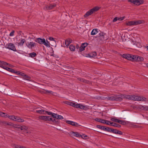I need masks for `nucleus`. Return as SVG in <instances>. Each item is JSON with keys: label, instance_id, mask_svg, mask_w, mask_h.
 <instances>
[{"label": "nucleus", "instance_id": "nucleus-1", "mask_svg": "<svg viewBox=\"0 0 148 148\" xmlns=\"http://www.w3.org/2000/svg\"><path fill=\"white\" fill-rule=\"evenodd\" d=\"M99 9L100 8L99 7H95L91 9L89 11H87L84 15V16L85 17H86L89 16L93 13L98 11Z\"/></svg>", "mask_w": 148, "mask_h": 148}, {"label": "nucleus", "instance_id": "nucleus-2", "mask_svg": "<svg viewBox=\"0 0 148 148\" xmlns=\"http://www.w3.org/2000/svg\"><path fill=\"white\" fill-rule=\"evenodd\" d=\"M142 20L133 21L128 22L126 23V25L128 26H132V25H137L141 24L143 23Z\"/></svg>", "mask_w": 148, "mask_h": 148}, {"label": "nucleus", "instance_id": "nucleus-3", "mask_svg": "<svg viewBox=\"0 0 148 148\" xmlns=\"http://www.w3.org/2000/svg\"><path fill=\"white\" fill-rule=\"evenodd\" d=\"M120 95H114V96H108L107 99L110 100H115L121 101L122 100V98Z\"/></svg>", "mask_w": 148, "mask_h": 148}, {"label": "nucleus", "instance_id": "nucleus-4", "mask_svg": "<svg viewBox=\"0 0 148 148\" xmlns=\"http://www.w3.org/2000/svg\"><path fill=\"white\" fill-rule=\"evenodd\" d=\"M35 41L40 44L44 45V44H46V45H47L45 43V40L44 38H37L35 39Z\"/></svg>", "mask_w": 148, "mask_h": 148}, {"label": "nucleus", "instance_id": "nucleus-5", "mask_svg": "<svg viewBox=\"0 0 148 148\" xmlns=\"http://www.w3.org/2000/svg\"><path fill=\"white\" fill-rule=\"evenodd\" d=\"M121 97H124L127 99L135 101V95H120Z\"/></svg>", "mask_w": 148, "mask_h": 148}, {"label": "nucleus", "instance_id": "nucleus-6", "mask_svg": "<svg viewBox=\"0 0 148 148\" xmlns=\"http://www.w3.org/2000/svg\"><path fill=\"white\" fill-rule=\"evenodd\" d=\"M4 65V64H1L0 65V67L12 73L14 72V70L7 67Z\"/></svg>", "mask_w": 148, "mask_h": 148}, {"label": "nucleus", "instance_id": "nucleus-7", "mask_svg": "<svg viewBox=\"0 0 148 148\" xmlns=\"http://www.w3.org/2000/svg\"><path fill=\"white\" fill-rule=\"evenodd\" d=\"M135 97V101H146V98L142 96H136Z\"/></svg>", "mask_w": 148, "mask_h": 148}, {"label": "nucleus", "instance_id": "nucleus-8", "mask_svg": "<svg viewBox=\"0 0 148 148\" xmlns=\"http://www.w3.org/2000/svg\"><path fill=\"white\" fill-rule=\"evenodd\" d=\"M37 45V44L33 42H27L26 43V45L27 47L29 49H32Z\"/></svg>", "mask_w": 148, "mask_h": 148}, {"label": "nucleus", "instance_id": "nucleus-9", "mask_svg": "<svg viewBox=\"0 0 148 148\" xmlns=\"http://www.w3.org/2000/svg\"><path fill=\"white\" fill-rule=\"evenodd\" d=\"M7 48L14 51H16L15 45L12 43H10L8 44Z\"/></svg>", "mask_w": 148, "mask_h": 148}, {"label": "nucleus", "instance_id": "nucleus-10", "mask_svg": "<svg viewBox=\"0 0 148 148\" xmlns=\"http://www.w3.org/2000/svg\"><path fill=\"white\" fill-rule=\"evenodd\" d=\"M132 56V54H124L122 55V56L123 58H124L127 60H131Z\"/></svg>", "mask_w": 148, "mask_h": 148}, {"label": "nucleus", "instance_id": "nucleus-11", "mask_svg": "<svg viewBox=\"0 0 148 148\" xmlns=\"http://www.w3.org/2000/svg\"><path fill=\"white\" fill-rule=\"evenodd\" d=\"M15 125L17 126V127H16V128L20 129L21 130H23V132H25L28 129V127L25 126H21L19 125Z\"/></svg>", "mask_w": 148, "mask_h": 148}, {"label": "nucleus", "instance_id": "nucleus-12", "mask_svg": "<svg viewBox=\"0 0 148 148\" xmlns=\"http://www.w3.org/2000/svg\"><path fill=\"white\" fill-rule=\"evenodd\" d=\"M88 43L87 42H84L82 44L81 46L79 47V51L80 52L84 50L85 48L88 45Z\"/></svg>", "mask_w": 148, "mask_h": 148}, {"label": "nucleus", "instance_id": "nucleus-13", "mask_svg": "<svg viewBox=\"0 0 148 148\" xmlns=\"http://www.w3.org/2000/svg\"><path fill=\"white\" fill-rule=\"evenodd\" d=\"M66 123L69 124L76 127H78L79 126H80V125H78L77 123L70 121H67Z\"/></svg>", "mask_w": 148, "mask_h": 148}, {"label": "nucleus", "instance_id": "nucleus-14", "mask_svg": "<svg viewBox=\"0 0 148 148\" xmlns=\"http://www.w3.org/2000/svg\"><path fill=\"white\" fill-rule=\"evenodd\" d=\"M97 55V53L96 52H92L91 53L87 54V57L93 58L95 57Z\"/></svg>", "mask_w": 148, "mask_h": 148}, {"label": "nucleus", "instance_id": "nucleus-15", "mask_svg": "<svg viewBox=\"0 0 148 148\" xmlns=\"http://www.w3.org/2000/svg\"><path fill=\"white\" fill-rule=\"evenodd\" d=\"M47 114L49 115H51V117H52L53 119H56V117L57 114H56L52 113L51 112H46Z\"/></svg>", "mask_w": 148, "mask_h": 148}, {"label": "nucleus", "instance_id": "nucleus-16", "mask_svg": "<svg viewBox=\"0 0 148 148\" xmlns=\"http://www.w3.org/2000/svg\"><path fill=\"white\" fill-rule=\"evenodd\" d=\"M49 40L51 41H52V42H51V45L52 46H53L56 45V41L54 40V38L51 37H50L49 38Z\"/></svg>", "mask_w": 148, "mask_h": 148}, {"label": "nucleus", "instance_id": "nucleus-17", "mask_svg": "<svg viewBox=\"0 0 148 148\" xmlns=\"http://www.w3.org/2000/svg\"><path fill=\"white\" fill-rule=\"evenodd\" d=\"M99 37L100 38V39L101 40H105L104 38V36L106 35V33H104L103 32H101L99 34Z\"/></svg>", "mask_w": 148, "mask_h": 148}, {"label": "nucleus", "instance_id": "nucleus-18", "mask_svg": "<svg viewBox=\"0 0 148 148\" xmlns=\"http://www.w3.org/2000/svg\"><path fill=\"white\" fill-rule=\"evenodd\" d=\"M72 41V40L69 39H68L65 40V44L66 46H68L70 43H71Z\"/></svg>", "mask_w": 148, "mask_h": 148}, {"label": "nucleus", "instance_id": "nucleus-19", "mask_svg": "<svg viewBox=\"0 0 148 148\" xmlns=\"http://www.w3.org/2000/svg\"><path fill=\"white\" fill-rule=\"evenodd\" d=\"M110 124L112 126L119 128L120 127H121V126L120 125L113 122L110 123Z\"/></svg>", "mask_w": 148, "mask_h": 148}, {"label": "nucleus", "instance_id": "nucleus-20", "mask_svg": "<svg viewBox=\"0 0 148 148\" xmlns=\"http://www.w3.org/2000/svg\"><path fill=\"white\" fill-rule=\"evenodd\" d=\"M98 31L99 30H98L97 29H93L91 33V35H95L97 33L99 32Z\"/></svg>", "mask_w": 148, "mask_h": 148}, {"label": "nucleus", "instance_id": "nucleus-21", "mask_svg": "<svg viewBox=\"0 0 148 148\" xmlns=\"http://www.w3.org/2000/svg\"><path fill=\"white\" fill-rule=\"evenodd\" d=\"M15 121H17L19 122H23L24 121V120L20 118L19 117L16 116Z\"/></svg>", "mask_w": 148, "mask_h": 148}, {"label": "nucleus", "instance_id": "nucleus-22", "mask_svg": "<svg viewBox=\"0 0 148 148\" xmlns=\"http://www.w3.org/2000/svg\"><path fill=\"white\" fill-rule=\"evenodd\" d=\"M47 116H39L38 118L39 119L47 121Z\"/></svg>", "mask_w": 148, "mask_h": 148}, {"label": "nucleus", "instance_id": "nucleus-23", "mask_svg": "<svg viewBox=\"0 0 148 148\" xmlns=\"http://www.w3.org/2000/svg\"><path fill=\"white\" fill-rule=\"evenodd\" d=\"M71 134L73 135L74 136H75L77 137H80L81 136V135L79 134L77 132H72Z\"/></svg>", "mask_w": 148, "mask_h": 148}, {"label": "nucleus", "instance_id": "nucleus-24", "mask_svg": "<svg viewBox=\"0 0 148 148\" xmlns=\"http://www.w3.org/2000/svg\"><path fill=\"white\" fill-rule=\"evenodd\" d=\"M79 108H80L81 109L84 110H87L88 109V108L87 107L85 106L82 105L80 104V106H79Z\"/></svg>", "mask_w": 148, "mask_h": 148}, {"label": "nucleus", "instance_id": "nucleus-25", "mask_svg": "<svg viewBox=\"0 0 148 148\" xmlns=\"http://www.w3.org/2000/svg\"><path fill=\"white\" fill-rule=\"evenodd\" d=\"M0 116L3 117H8L9 115L7 114L0 112Z\"/></svg>", "mask_w": 148, "mask_h": 148}, {"label": "nucleus", "instance_id": "nucleus-26", "mask_svg": "<svg viewBox=\"0 0 148 148\" xmlns=\"http://www.w3.org/2000/svg\"><path fill=\"white\" fill-rule=\"evenodd\" d=\"M18 41V45H23L25 41V40L24 39H21L20 40H19Z\"/></svg>", "mask_w": 148, "mask_h": 148}, {"label": "nucleus", "instance_id": "nucleus-27", "mask_svg": "<svg viewBox=\"0 0 148 148\" xmlns=\"http://www.w3.org/2000/svg\"><path fill=\"white\" fill-rule=\"evenodd\" d=\"M137 56H138L133 55H132L131 61L136 62V60H137Z\"/></svg>", "mask_w": 148, "mask_h": 148}, {"label": "nucleus", "instance_id": "nucleus-28", "mask_svg": "<svg viewBox=\"0 0 148 148\" xmlns=\"http://www.w3.org/2000/svg\"><path fill=\"white\" fill-rule=\"evenodd\" d=\"M69 48L71 51H73L75 50V46L71 45H70Z\"/></svg>", "mask_w": 148, "mask_h": 148}, {"label": "nucleus", "instance_id": "nucleus-29", "mask_svg": "<svg viewBox=\"0 0 148 148\" xmlns=\"http://www.w3.org/2000/svg\"><path fill=\"white\" fill-rule=\"evenodd\" d=\"M36 53L35 52H32L29 54V57L33 58L36 56Z\"/></svg>", "mask_w": 148, "mask_h": 148}, {"label": "nucleus", "instance_id": "nucleus-30", "mask_svg": "<svg viewBox=\"0 0 148 148\" xmlns=\"http://www.w3.org/2000/svg\"><path fill=\"white\" fill-rule=\"evenodd\" d=\"M53 123L56 124H58L59 123V121L58 119H53Z\"/></svg>", "mask_w": 148, "mask_h": 148}, {"label": "nucleus", "instance_id": "nucleus-31", "mask_svg": "<svg viewBox=\"0 0 148 148\" xmlns=\"http://www.w3.org/2000/svg\"><path fill=\"white\" fill-rule=\"evenodd\" d=\"M45 43L47 45H46V44H44V45H45L46 46L48 47H50V44L49 43V42L47 40H46V41H45Z\"/></svg>", "mask_w": 148, "mask_h": 148}, {"label": "nucleus", "instance_id": "nucleus-32", "mask_svg": "<svg viewBox=\"0 0 148 148\" xmlns=\"http://www.w3.org/2000/svg\"><path fill=\"white\" fill-rule=\"evenodd\" d=\"M16 116L12 115V116H8V117L10 119L12 120H13L15 121V120Z\"/></svg>", "mask_w": 148, "mask_h": 148}, {"label": "nucleus", "instance_id": "nucleus-33", "mask_svg": "<svg viewBox=\"0 0 148 148\" xmlns=\"http://www.w3.org/2000/svg\"><path fill=\"white\" fill-rule=\"evenodd\" d=\"M58 119H63V117L61 115L57 114L56 118Z\"/></svg>", "mask_w": 148, "mask_h": 148}, {"label": "nucleus", "instance_id": "nucleus-34", "mask_svg": "<svg viewBox=\"0 0 148 148\" xmlns=\"http://www.w3.org/2000/svg\"><path fill=\"white\" fill-rule=\"evenodd\" d=\"M53 119L49 116H47V121H52L53 122Z\"/></svg>", "mask_w": 148, "mask_h": 148}, {"label": "nucleus", "instance_id": "nucleus-35", "mask_svg": "<svg viewBox=\"0 0 148 148\" xmlns=\"http://www.w3.org/2000/svg\"><path fill=\"white\" fill-rule=\"evenodd\" d=\"M109 127L104 126H103V130H104L106 131H107L108 132L109 129Z\"/></svg>", "mask_w": 148, "mask_h": 148}, {"label": "nucleus", "instance_id": "nucleus-36", "mask_svg": "<svg viewBox=\"0 0 148 148\" xmlns=\"http://www.w3.org/2000/svg\"><path fill=\"white\" fill-rule=\"evenodd\" d=\"M43 9L45 10H51V9H50V6H49V5H46L44 8Z\"/></svg>", "mask_w": 148, "mask_h": 148}, {"label": "nucleus", "instance_id": "nucleus-37", "mask_svg": "<svg viewBox=\"0 0 148 148\" xmlns=\"http://www.w3.org/2000/svg\"><path fill=\"white\" fill-rule=\"evenodd\" d=\"M119 122V124H121L122 125H126V122L125 121L123 120H120Z\"/></svg>", "mask_w": 148, "mask_h": 148}, {"label": "nucleus", "instance_id": "nucleus-38", "mask_svg": "<svg viewBox=\"0 0 148 148\" xmlns=\"http://www.w3.org/2000/svg\"><path fill=\"white\" fill-rule=\"evenodd\" d=\"M134 4L138 5H140L139 0H134Z\"/></svg>", "mask_w": 148, "mask_h": 148}, {"label": "nucleus", "instance_id": "nucleus-39", "mask_svg": "<svg viewBox=\"0 0 148 148\" xmlns=\"http://www.w3.org/2000/svg\"><path fill=\"white\" fill-rule=\"evenodd\" d=\"M4 64V65H8V64L6 62H5L4 61H2L0 60V65L1 64Z\"/></svg>", "mask_w": 148, "mask_h": 148}, {"label": "nucleus", "instance_id": "nucleus-40", "mask_svg": "<svg viewBox=\"0 0 148 148\" xmlns=\"http://www.w3.org/2000/svg\"><path fill=\"white\" fill-rule=\"evenodd\" d=\"M79 106H80V104H76L75 103H74V104L73 107L75 108H79Z\"/></svg>", "mask_w": 148, "mask_h": 148}, {"label": "nucleus", "instance_id": "nucleus-41", "mask_svg": "<svg viewBox=\"0 0 148 148\" xmlns=\"http://www.w3.org/2000/svg\"><path fill=\"white\" fill-rule=\"evenodd\" d=\"M114 129H112L110 127L108 132H112L113 133L114 132Z\"/></svg>", "mask_w": 148, "mask_h": 148}, {"label": "nucleus", "instance_id": "nucleus-42", "mask_svg": "<svg viewBox=\"0 0 148 148\" xmlns=\"http://www.w3.org/2000/svg\"><path fill=\"white\" fill-rule=\"evenodd\" d=\"M138 108L142 110H144V106L142 105H140L138 106Z\"/></svg>", "mask_w": 148, "mask_h": 148}, {"label": "nucleus", "instance_id": "nucleus-43", "mask_svg": "<svg viewBox=\"0 0 148 148\" xmlns=\"http://www.w3.org/2000/svg\"><path fill=\"white\" fill-rule=\"evenodd\" d=\"M56 5L55 4H50L49 5V6L50 7V9H53V8L55 7L56 6Z\"/></svg>", "mask_w": 148, "mask_h": 148}, {"label": "nucleus", "instance_id": "nucleus-44", "mask_svg": "<svg viewBox=\"0 0 148 148\" xmlns=\"http://www.w3.org/2000/svg\"><path fill=\"white\" fill-rule=\"evenodd\" d=\"M103 126H102V125H97V128L100 129L101 130H102V129H103Z\"/></svg>", "mask_w": 148, "mask_h": 148}, {"label": "nucleus", "instance_id": "nucleus-45", "mask_svg": "<svg viewBox=\"0 0 148 148\" xmlns=\"http://www.w3.org/2000/svg\"><path fill=\"white\" fill-rule=\"evenodd\" d=\"M95 120L96 121L101 123V119L99 118H97L95 119Z\"/></svg>", "mask_w": 148, "mask_h": 148}, {"label": "nucleus", "instance_id": "nucleus-46", "mask_svg": "<svg viewBox=\"0 0 148 148\" xmlns=\"http://www.w3.org/2000/svg\"><path fill=\"white\" fill-rule=\"evenodd\" d=\"M81 137L83 138H85V139H87V138H86V137H88L87 136V135H86L85 134H82L81 135Z\"/></svg>", "mask_w": 148, "mask_h": 148}, {"label": "nucleus", "instance_id": "nucleus-47", "mask_svg": "<svg viewBox=\"0 0 148 148\" xmlns=\"http://www.w3.org/2000/svg\"><path fill=\"white\" fill-rule=\"evenodd\" d=\"M101 123H103L105 124V123H106V121L108 122V120L101 119Z\"/></svg>", "mask_w": 148, "mask_h": 148}, {"label": "nucleus", "instance_id": "nucleus-48", "mask_svg": "<svg viewBox=\"0 0 148 148\" xmlns=\"http://www.w3.org/2000/svg\"><path fill=\"white\" fill-rule=\"evenodd\" d=\"M84 83L87 84H90L91 83V82L88 80L85 79Z\"/></svg>", "mask_w": 148, "mask_h": 148}, {"label": "nucleus", "instance_id": "nucleus-49", "mask_svg": "<svg viewBox=\"0 0 148 148\" xmlns=\"http://www.w3.org/2000/svg\"><path fill=\"white\" fill-rule=\"evenodd\" d=\"M13 73H14L16 74L17 75H20L21 73V72H20L19 71H15L14 70V72H13Z\"/></svg>", "mask_w": 148, "mask_h": 148}, {"label": "nucleus", "instance_id": "nucleus-50", "mask_svg": "<svg viewBox=\"0 0 148 148\" xmlns=\"http://www.w3.org/2000/svg\"><path fill=\"white\" fill-rule=\"evenodd\" d=\"M14 30H12V32L10 34V36H12L14 35Z\"/></svg>", "mask_w": 148, "mask_h": 148}, {"label": "nucleus", "instance_id": "nucleus-51", "mask_svg": "<svg viewBox=\"0 0 148 148\" xmlns=\"http://www.w3.org/2000/svg\"><path fill=\"white\" fill-rule=\"evenodd\" d=\"M119 18L118 17H115L113 20V22H115L117 20H119Z\"/></svg>", "mask_w": 148, "mask_h": 148}, {"label": "nucleus", "instance_id": "nucleus-52", "mask_svg": "<svg viewBox=\"0 0 148 148\" xmlns=\"http://www.w3.org/2000/svg\"><path fill=\"white\" fill-rule=\"evenodd\" d=\"M44 90L46 91H45L46 93H49L53 94V92L51 91H49V90Z\"/></svg>", "mask_w": 148, "mask_h": 148}, {"label": "nucleus", "instance_id": "nucleus-53", "mask_svg": "<svg viewBox=\"0 0 148 148\" xmlns=\"http://www.w3.org/2000/svg\"><path fill=\"white\" fill-rule=\"evenodd\" d=\"M78 79L81 82H82L84 83V80H85V79L83 78H78Z\"/></svg>", "mask_w": 148, "mask_h": 148}, {"label": "nucleus", "instance_id": "nucleus-54", "mask_svg": "<svg viewBox=\"0 0 148 148\" xmlns=\"http://www.w3.org/2000/svg\"><path fill=\"white\" fill-rule=\"evenodd\" d=\"M139 61H142L144 60V59L143 57L139 56Z\"/></svg>", "mask_w": 148, "mask_h": 148}, {"label": "nucleus", "instance_id": "nucleus-55", "mask_svg": "<svg viewBox=\"0 0 148 148\" xmlns=\"http://www.w3.org/2000/svg\"><path fill=\"white\" fill-rule=\"evenodd\" d=\"M145 111H148V106H144V110Z\"/></svg>", "mask_w": 148, "mask_h": 148}, {"label": "nucleus", "instance_id": "nucleus-56", "mask_svg": "<svg viewBox=\"0 0 148 148\" xmlns=\"http://www.w3.org/2000/svg\"><path fill=\"white\" fill-rule=\"evenodd\" d=\"M140 5L143 3L144 1L143 0H139Z\"/></svg>", "mask_w": 148, "mask_h": 148}, {"label": "nucleus", "instance_id": "nucleus-57", "mask_svg": "<svg viewBox=\"0 0 148 148\" xmlns=\"http://www.w3.org/2000/svg\"><path fill=\"white\" fill-rule=\"evenodd\" d=\"M117 134L122 135L123 134V132H122L118 130Z\"/></svg>", "mask_w": 148, "mask_h": 148}, {"label": "nucleus", "instance_id": "nucleus-58", "mask_svg": "<svg viewBox=\"0 0 148 148\" xmlns=\"http://www.w3.org/2000/svg\"><path fill=\"white\" fill-rule=\"evenodd\" d=\"M46 112H48V111H45V110H42V114H45L46 113H47Z\"/></svg>", "mask_w": 148, "mask_h": 148}, {"label": "nucleus", "instance_id": "nucleus-59", "mask_svg": "<svg viewBox=\"0 0 148 148\" xmlns=\"http://www.w3.org/2000/svg\"><path fill=\"white\" fill-rule=\"evenodd\" d=\"M36 112L38 113L39 114H42V110H36Z\"/></svg>", "mask_w": 148, "mask_h": 148}, {"label": "nucleus", "instance_id": "nucleus-60", "mask_svg": "<svg viewBox=\"0 0 148 148\" xmlns=\"http://www.w3.org/2000/svg\"><path fill=\"white\" fill-rule=\"evenodd\" d=\"M110 123H112V122L108 121V122L106 121V123H105V124H106L107 125H110Z\"/></svg>", "mask_w": 148, "mask_h": 148}, {"label": "nucleus", "instance_id": "nucleus-61", "mask_svg": "<svg viewBox=\"0 0 148 148\" xmlns=\"http://www.w3.org/2000/svg\"><path fill=\"white\" fill-rule=\"evenodd\" d=\"M65 103L68 105H70L71 102L66 101L65 102Z\"/></svg>", "mask_w": 148, "mask_h": 148}, {"label": "nucleus", "instance_id": "nucleus-62", "mask_svg": "<svg viewBox=\"0 0 148 148\" xmlns=\"http://www.w3.org/2000/svg\"><path fill=\"white\" fill-rule=\"evenodd\" d=\"M116 119L114 118H112L111 119V120L113 122H116Z\"/></svg>", "mask_w": 148, "mask_h": 148}, {"label": "nucleus", "instance_id": "nucleus-63", "mask_svg": "<svg viewBox=\"0 0 148 148\" xmlns=\"http://www.w3.org/2000/svg\"><path fill=\"white\" fill-rule=\"evenodd\" d=\"M124 17L119 18V20L120 21H121L122 20H123L124 19Z\"/></svg>", "mask_w": 148, "mask_h": 148}, {"label": "nucleus", "instance_id": "nucleus-64", "mask_svg": "<svg viewBox=\"0 0 148 148\" xmlns=\"http://www.w3.org/2000/svg\"><path fill=\"white\" fill-rule=\"evenodd\" d=\"M118 131V130L115 129L114 130V132L113 133L115 134H117Z\"/></svg>", "mask_w": 148, "mask_h": 148}]
</instances>
